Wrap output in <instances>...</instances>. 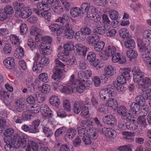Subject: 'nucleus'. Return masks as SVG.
<instances>
[{
	"mask_svg": "<svg viewBox=\"0 0 151 151\" xmlns=\"http://www.w3.org/2000/svg\"><path fill=\"white\" fill-rule=\"evenodd\" d=\"M85 83H83L79 80H74V76L72 75L71 76L70 81H69L67 87L64 86L61 90L62 92L67 94H71L72 93H82L86 87Z\"/></svg>",
	"mask_w": 151,
	"mask_h": 151,
	"instance_id": "nucleus-1",
	"label": "nucleus"
},
{
	"mask_svg": "<svg viewBox=\"0 0 151 151\" xmlns=\"http://www.w3.org/2000/svg\"><path fill=\"white\" fill-rule=\"evenodd\" d=\"M133 80L135 82L142 83L141 85L147 87L151 86V80L148 77L144 78V76L138 67H135L132 69Z\"/></svg>",
	"mask_w": 151,
	"mask_h": 151,
	"instance_id": "nucleus-2",
	"label": "nucleus"
},
{
	"mask_svg": "<svg viewBox=\"0 0 151 151\" xmlns=\"http://www.w3.org/2000/svg\"><path fill=\"white\" fill-rule=\"evenodd\" d=\"M6 124V122L5 119H1V129H4L5 130L4 133V135L5 136L4 138V140L5 143L9 142L10 143V141L11 142H12V139L13 137L12 136L14 133V130L12 128H9L6 129L5 127Z\"/></svg>",
	"mask_w": 151,
	"mask_h": 151,
	"instance_id": "nucleus-3",
	"label": "nucleus"
},
{
	"mask_svg": "<svg viewBox=\"0 0 151 151\" xmlns=\"http://www.w3.org/2000/svg\"><path fill=\"white\" fill-rule=\"evenodd\" d=\"M56 67L55 68V71H54L52 78L56 81H60L62 76L63 70L61 68L64 67L65 65L61 61L58 59L55 60Z\"/></svg>",
	"mask_w": 151,
	"mask_h": 151,
	"instance_id": "nucleus-4",
	"label": "nucleus"
},
{
	"mask_svg": "<svg viewBox=\"0 0 151 151\" xmlns=\"http://www.w3.org/2000/svg\"><path fill=\"white\" fill-rule=\"evenodd\" d=\"M27 142V139L24 137H21L18 134H16L14 135L12 139L11 144H13L16 148L20 147L24 148L28 144Z\"/></svg>",
	"mask_w": 151,
	"mask_h": 151,
	"instance_id": "nucleus-5",
	"label": "nucleus"
},
{
	"mask_svg": "<svg viewBox=\"0 0 151 151\" xmlns=\"http://www.w3.org/2000/svg\"><path fill=\"white\" fill-rule=\"evenodd\" d=\"M61 29L64 31L65 37L68 39H72L74 36V32L70 25H67L61 27Z\"/></svg>",
	"mask_w": 151,
	"mask_h": 151,
	"instance_id": "nucleus-6",
	"label": "nucleus"
},
{
	"mask_svg": "<svg viewBox=\"0 0 151 151\" xmlns=\"http://www.w3.org/2000/svg\"><path fill=\"white\" fill-rule=\"evenodd\" d=\"M140 106L138 103L133 102L130 105V109L128 110V115L131 118H134L137 116V112L140 109Z\"/></svg>",
	"mask_w": 151,
	"mask_h": 151,
	"instance_id": "nucleus-7",
	"label": "nucleus"
},
{
	"mask_svg": "<svg viewBox=\"0 0 151 151\" xmlns=\"http://www.w3.org/2000/svg\"><path fill=\"white\" fill-rule=\"evenodd\" d=\"M87 58L91 65L94 67H96L99 65V60L96 59V54L93 52H88L87 54Z\"/></svg>",
	"mask_w": 151,
	"mask_h": 151,
	"instance_id": "nucleus-8",
	"label": "nucleus"
},
{
	"mask_svg": "<svg viewBox=\"0 0 151 151\" xmlns=\"http://www.w3.org/2000/svg\"><path fill=\"white\" fill-rule=\"evenodd\" d=\"M75 52L76 55L85 56L86 52L89 50L88 47L81 44L75 45Z\"/></svg>",
	"mask_w": 151,
	"mask_h": 151,
	"instance_id": "nucleus-9",
	"label": "nucleus"
},
{
	"mask_svg": "<svg viewBox=\"0 0 151 151\" xmlns=\"http://www.w3.org/2000/svg\"><path fill=\"white\" fill-rule=\"evenodd\" d=\"M116 52V47L113 46H109L107 47L105 51V54L103 55L104 60H107L109 57H111Z\"/></svg>",
	"mask_w": 151,
	"mask_h": 151,
	"instance_id": "nucleus-10",
	"label": "nucleus"
},
{
	"mask_svg": "<svg viewBox=\"0 0 151 151\" xmlns=\"http://www.w3.org/2000/svg\"><path fill=\"white\" fill-rule=\"evenodd\" d=\"M70 17L68 15L64 14L62 17H59L56 20V22L60 23V26L62 27L64 26H66L67 25H69L68 22L70 20Z\"/></svg>",
	"mask_w": 151,
	"mask_h": 151,
	"instance_id": "nucleus-11",
	"label": "nucleus"
},
{
	"mask_svg": "<svg viewBox=\"0 0 151 151\" xmlns=\"http://www.w3.org/2000/svg\"><path fill=\"white\" fill-rule=\"evenodd\" d=\"M117 112L118 114L121 116L122 119L125 120L128 118V111L125 106H119L117 109Z\"/></svg>",
	"mask_w": 151,
	"mask_h": 151,
	"instance_id": "nucleus-12",
	"label": "nucleus"
},
{
	"mask_svg": "<svg viewBox=\"0 0 151 151\" xmlns=\"http://www.w3.org/2000/svg\"><path fill=\"white\" fill-rule=\"evenodd\" d=\"M102 120L105 124L109 125H114L116 123V118L112 115L104 116Z\"/></svg>",
	"mask_w": 151,
	"mask_h": 151,
	"instance_id": "nucleus-13",
	"label": "nucleus"
},
{
	"mask_svg": "<svg viewBox=\"0 0 151 151\" xmlns=\"http://www.w3.org/2000/svg\"><path fill=\"white\" fill-rule=\"evenodd\" d=\"M99 132L101 134L102 133L104 134L107 137L113 138L115 131L114 129L110 128L104 127L101 129H100Z\"/></svg>",
	"mask_w": 151,
	"mask_h": 151,
	"instance_id": "nucleus-14",
	"label": "nucleus"
},
{
	"mask_svg": "<svg viewBox=\"0 0 151 151\" xmlns=\"http://www.w3.org/2000/svg\"><path fill=\"white\" fill-rule=\"evenodd\" d=\"M40 122L39 119L35 120L29 125V132L32 133H36L39 132L38 126Z\"/></svg>",
	"mask_w": 151,
	"mask_h": 151,
	"instance_id": "nucleus-15",
	"label": "nucleus"
},
{
	"mask_svg": "<svg viewBox=\"0 0 151 151\" xmlns=\"http://www.w3.org/2000/svg\"><path fill=\"white\" fill-rule=\"evenodd\" d=\"M109 28V27H108V26H101L94 29L93 30V32L101 35H104L106 33Z\"/></svg>",
	"mask_w": 151,
	"mask_h": 151,
	"instance_id": "nucleus-16",
	"label": "nucleus"
},
{
	"mask_svg": "<svg viewBox=\"0 0 151 151\" xmlns=\"http://www.w3.org/2000/svg\"><path fill=\"white\" fill-rule=\"evenodd\" d=\"M99 96L102 100L105 101H107V100L109 99L110 97L113 96L105 88L101 89L100 91Z\"/></svg>",
	"mask_w": 151,
	"mask_h": 151,
	"instance_id": "nucleus-17",
	"label": "nucleus"
},
{
	"mask_svg": "<svg viewBox=\"0 0 151 151\" xmlns=\"http://www.w3.org/2000/svg\"><path fill=\"white\" fill-rule=\"evenodd\" d=\"M3 63L6 68L9 69L13 68L15 65L14 59L12 58H7L4 60Z\"/></svg>",
	"mask_w": 151,
	"mask_h": 151,
	"instance_id": "nucleus-18",
	"label": "nucleus"
},
{
	"mask_svg": "<svg viewBox=\"0 0 151 151\" xmlns=\"http://www.w3.org/2000/svg\"><path fill=\"white\" fill-rule=\"evenodd\" d=\"M25 106L24 104L20 100H17L15 105V110L16 112H22L25 109Z\"/></svg>",
	"mask_w": 151,
	"mask_h": 151,
	"instance_id": "nucleus-19",
	"label": "nucleus"
},
{
	"mask_svg": "<svg viewBox=\"0 0 151 151\" xmlns=\"http://www.w3.org/2000/svg\"><path fill=\"white\" fill-rule=\"evenodd\" d=\"M87 39L89 44L94 46L98 42H99L100 40V37L97 35H91L88 37Z\"/></svg>",
	"mask_w": 151,
	"mask_h": 151,
	"instance_id": "nucleus-20",
	"label": "nucleus"
},
{
	"mask_svg": "<svg viewBox=\"0 0 151 151\" xmlns=\"http://www.w3.org/2000/svg\"><path fill=\"white\" fill-rule=\"evenodd\" d=\"M28 143L27 145V150L31 151L32 149L33 151H38L39 148L38 144L35 142L27 140Z\"/></svg>",
	"mask_w": 151,
	"mask_h": 151,
	"instance_id": "nucleus-21",
	"label": "nucleus"
},
{
	"mask_svg": "<svg viewBox=\"0 0 151 151\" xmlns=\"http://www.w3.org/2000/svg\"><path fill=\"white\" fill-rule=\"evenodd\" d=\"M124 45L127 48L133 49L135 46V44L131 37L129 36L124 42Z\"/></svg>",
	"mask_w": 151,
	"mask_h": 151,
	"instance_id": "nucleus-22",
	"label": "nucleus"
},
{
	"mask_svg": "<svg viewBox=\"0 0 151 151\" xmlns=\"http://www.w3.org/2000/svg\"><path fill=\"white\" fill-rule=\"evenodd\" d=\"M127 119V128H129V129L130 130L132 129L136 130L137 129V123L135 120L128 118Z\"/></svg>",
	"mask_w": 151,
	"mask_h": 151,
	"instance_id": "nucleus-23",
	"label": "nucleus"
},
{
	"mask_svg": "<svg viewBox=\"0 0 151 151\" xmlns=\"http://www.w3.org/2000/svg\"><path fill=\"white\" fill-rule=\"evenodd\" d=\"M50 47L47 46H45L43 44H41V46L39 47V49L40 52L43 55L50 54V53L51 49Z\"/></svg>",
	"mask_w": 151,
	"mask_h": 151,
	"instance_id": "nucleus-24",
	"label": "nucleus"
},
{
	"mask_svg": "<svg viewBox=\"0 0 151 151\" xmlns=\"http://www.w3.org/2000/svg\"><path fill=\"white\" fill-rule=\"evenodd\" d=\"M1 99H3L4 102L6 106L8 105L10 103V101L9 100V93L8 91H4L1 92Z\"/></svg>",
	"mask_w": 151,
	"mask_h": 151,
	"instance_id": "nucleus-25",
	"label": "nucleus"
},
{
	"mask_svg": "<svg viewBox=\"0 0 151 151\" xmlns=\"http://www.w3.org/2000/svg\"><path fill=\"white\" fill-rule=\"evenodd\" d=\"M37 87L39 91L44 94L48 93L50 91L51 88L50 86L48 84L44 85L43 84L42 86H38Z\"/></svg>",
	"mask_w": 151,
	"mask_h": 151,
	"instance_id": "nucleus-26",
	"label": "nucleus"
},
{
	"mask_svg": "<svg viewBox=\"0 0 151 151\" xmlns=\"http://www.w3.org/2000/svg\"><path fill=\"white\" fill-rule=\"evenodd\" d=\"M58 0H57V3L56 4H53L52 3H49L52 5V8L56 14H59L61 13L63 11V8L60 6L58 5Z\"/></svg>",
	"mask_w": 151,
	"mask_h": 151,
	"instance_id": "nucleus-27",
	"label": "nucleus"
},
{
	"mask_svg": "<svg viewBox=\"0 0 151 151\" xmlns=\"http://www.w3.org/2000/svg\"><path fill=\"white\" fill-rule=\"evenodd\" d=\"M106 101V106L112 107L113 108V107L114 106L116 107L118 106V104L116 100L112 98V97H110Z\"/></svg>",
	"mask_w": 151,
	"mask_h": 151,
	"instance_id": "nucleus-28",
	"label": "nucleus"
},
{
	"mask_svg": "<svg viewBox=\"0 0 151 151\" xmlns=\"http://www.w3.org/2000/svg\"><path fill=\"white\" fill-rule=\"evenodd\" d=\"M74 37L75 39L79 42L83 41L86 38V36L84 35L81 30L76 32Z\"/></svg>",
	"mask_w": 151,
	"mask_h": 151,
	"instance_id": "nucleus-29",
	"label": "nucleus"
},
{
	"mask_svg": "<svg viewBox=\"0 0 151 151\" xmlns=\"http://www.w3.org/2000/svg\"><path fill=\"white\" fill-rule=\"evenodd\" d=\"M92 75V73L91 70H86V72L83 71H80L78 73V76L79 78L81 79V82L83 81L85 77H88Z\"/></svg>",
	"mask_w": 151,
	"mask_h": 151,
	"instance_id": "nucleus-30",
	"label": "nucleus"
},
{
	"mask_svg": "<svg viewBox=\"0 0 151 151\" xmlns=\"http://www.w3.org/2000/svg\"><path fill=\"white\" fill-rule=\"evenodd\" d=\"M76 129L73 128L68 129L66 133V136L70 139H73L76 134Z\"/></svg>",
	"mask_w": 151,
	"mask_h": 151,
	"instance_id": "nucleus-31",
	"label": "nucleus"
},
{
	"mask_svg": "<svg viewBox=\"0 0 151 151\" xmlns=\"http://www.w3.org/2000/svg\"><path fill=\"white\" fill-rule=\"evenodd\" d=\"M31 9L26 7H24V9H22L21 11V16L23 18L26 19L30 16L32 13Z\"/></svg>",
	"mask_w": 151,
	"mask_h": 151,
	"instance_id": "nucleus-32",
	"label": "nucleus"
},
{
	"mask_svg": "<svg viewBox=\"0 0 151 151\" xmlns=\"http://www.w3.org/2000/svg\"><path fill=\"white\" fill-rule=\"evenodd\" d=\"M97 9L95 7L90 6L88 8L86 12L87 17L89 18L91 16H92V15H93L97 12Z\"/></svg>",
	"mask_w": 151,
	"mask_h": 151,
	"instance_id": "nucleus-33",
	"label": "nucleus"
},
{
	"mask_svg": "<svg viewBox=\"0 0 151 151\" xmlns=\"http://www.w3.org/2000/svg\"><path fill=\"white\" fill-rule=\"evenodd\" d=\"M125 137L124 139L127 140V141L129 142H131L134 141V138L133 137L134 133L129 132H125L123 133Z\"/></svg>",
	"mask_w": 151,
	"mask_h": 151,
	"instance_id": "nucleus-34",
	"label": "nucleus"
},
{
	"mask_svg": "<svg viewBox=\"0 0 151 151\" xmlns=\"http://www.w3.org/2000/svg\"><path fill=\"white\" fill-rule=\"evenodd\" d=\"M142 57L145 61V60L149 58L150 56H151V51L150 52L148 50H145L142 49V51H140Z\"/></svg>",
	"mask_w": 151,
	"mask_h": 151,
	"instance_id": "nucleus-35",
	"label": "nucleus"
},
{
	"mask_svg": "<svg viewBox=\"0 0 151 151\" xmlns=\"http://www.w3.org/2000/svg\"><path fill=\"white\" fill-rule=\"evenodd\" d=\"M70 14L72 17H76L78 16L80 14H81V12L79 8L76 7L71 9L70 11Z\"/></svg>",
	"mask_w": 151,
	"mask_h": 151,
	"instance_id": "nucleus-36",
	"label": "nucleus"
},
{
	"mask_svg": "<svg viewBox=\"0 0 151 151\" xmlns=\"http://www.w3.org/2000/svg\"><path fill=\"white\" fill-rule=\"evenodd\" d=\"M52 40V39L50 37L45 36L43 38L42 40V42L41 44H43L45 46H47L48 47H50Z\"/></svg>",
	"mask_w": 151,
	"mask_h": 151,
	"instance_id": "nucleus-37",
	"label": "nucleus"
},
{
	"mask_svg": "<svg viewBox=\"0 0 151 151\" xmlns=\"http://www.w3.org/2000/svg\"><path fill=\"white\" fill-rule=\"evenodd\" d=\"M132 49H129L127 51V57L131 59L135 58L137 56V52Z\"/></svg>",
	"mask_w": 151,
	"mask_h": 151,
	"instance_id": "nucleus-38",
	"label": "nucleus"
},
{
	"mask_svg": "<svg viewBox=\"0 0 151 151\" xmlns=\"http://www.w3.org/2000/svg\"><path fill=\"white\" fill-rule=\"evenodd\" d=\"M89 131L87 133L90 138L93 139H96L98 136V134L96 131H94L92 128L89 129Z\"/></svg>",
	"mask_w": 151,
	"mask_h": 151,
	"instance_id": "nucleus-39",
	"label": "nucleus"
},
{
	"mask_svg": "<svg viewBox=\"0 0 151 151\" xmlns=\"http://www.w3.org/2000/svg\"><path fill=\"white\" fill-rule=\"evenodd\" d=\"M105 45V43L103 41L98 42L94 45V48L95 50L97 52H100L103 49Z\"/></svg>",
	"mask_w": 151,
	"mask_h": 151,
	"instance_id": "nucleus-40",
	"label": "nucleus"
},
{
	"mask_svg": "<svg viewBox=\"0 0 151 151\" xmlns=\"http://www.w3.org/2000/svg\"><path fill=\"white\" fill-rule=\"evenodd\" d=\"M136 103L140 106H143L145 103V99L142 96H137L135 98Z\"/></svg>",
	"mask_w": 151,
	"mask_h": 151,
	"instance_id": "nucleus-41",
	"label": "nucleus"
},
{
	"mask_svg": "<svg viewBox=\"0 0 151 151\" xmlns=\"http://www.w3.org/2000/svg\"><path fill=\"white\" fill-rule=\"evenodd\" d=\"M70 103L68 100L65 99L63 102V109L66 111L69 112L71 109L70 107Z\"/></svg>",
	"mask_w": 151,
	"mask_h": 151,
	"instance_id": "nucleus-42",
	"label": "nucleus"
},
{
	"mask_svg": "<svg viewBox=\"0 0 151 151\" xmlns=\"http://www.w3.org/2000/svg\"><path fill=\"white\" fill-rule=\"evenodd\" d=\"M64 48L65 50L71 51L72 50H75V45H74L72 42H68L64 45Z\"/></svg>",
	"mask_w": 151,
	"mask_h": 151,
	"instance_id": "nucleus-43",
	"label": "nucleus"
},
{
	"mask_svg": "<svg viewBox=\"0 0 151 151\" xmlns=\"http://www.w3.org/2000/svg\"><path fill=\"white\" fill-rule=\"evenodd\" d=\"M49 102L53 106H57L60 103V101L57 97L54 96L50 98Z\"/></svg>",
	"mask_w": 151,
	"mask_h": 151,
	"instance_id": "nucleus-44",
	"label": "nucleus"
},
{
	"mask_svg": "<svg viewBox=\"0 0 151 151\" xmlns=\"http://www.w3.org/2000/svg\"><path fill=\"white\" fill-rule=\"evenodd\" d=\"M41 64L39 63V62H35L34 63L33 66L32 67V70L34 71H37V72H40L43 69L44 66H41Z\"/></svg>",
	"mask_w": 151,
	"mask_h": 151,
	"instance_id": "nucleus-45",
	"label": "nucleus"
},
{
	"mask_svg": "<svg viewBox=\"0 0 151 151\" xmlns=\"http://www.w3.org/2000/svg\"><path fill=\"white\" fill-rule=\"evenodd\" d=\"M66 128L64 127H61L57 129L55 133V135L56 137H58L61 135L63 134L66 132Z\"/></svg>",
	"mask_w": 151,
	"mask_h": 151,
	"instance_id": "nucleus-46",
	"label": "nucleus"
},
{
	"mask_svg": "<svg viewBox=\"0 0 151 151\" xmlns=\"http://www.w3.org/2000/svg\"><path fill=\"white\" fill-rule=\"evenodd\" d=\"M142 91V94L144 96L146 100L151 99V90L150 89H147V90Z\"/></svg>",
	"mask_w": 151,
	"mask_h": 151,
	"instance_id": "nucleus-47",
	"label": "nucleus"
},
{
	"mask_svg": "<svg viewBox=\"0 0 151 151\" xmlns=\"http://www.w3.org/2000/svg\"><path fill=\"white\" fill-rule=\"evenodd\" d=\"M90 5L88 3L84 2L82 4L80 8L81 14H84L86 13L87 11L88 8L90 6Z\"/></svg>",
	"mask_w": 151,
	"mask_h": 151,
	"instance_id": "nucleus-48",
	"label": "nucleus"
},
{
	"mask_svg": "<svg viewBox=\"0 0 151 151\" xmlns=\"http://www.w3.org/2000/svg\"><path fill=\"white\" fill-rule=\"evenodd\" d=\"M145 44H146L145 42L143 40H141L140 39L138 40V45L140 48V51H142V49L147 50L148 48L147 47V45Z\"/></svg>",
	"mask_w": 151,
	"mask_h": 151,
	"instance_id": "nucleus-49",
	"label": "nucleus"
},
{
	"mask_svg": "<svg viewBox=\"0 0 151 151\" xmlns=\"http://www.w3.org/2000/svg\"><path fill=\"white\" fill-rule=\"evenodd\" d=\"M120 35L123 38H126L127 39L129 36V33L127 30L125 28L121 29L119 31Z\"/></svg>",
	"mask_w": 151,
	"mask_h": 151,
	"instance_id": "nucleus-50",
	"label": "nucleus"
},
{
	"mask_svg": "<svg viewBox=\"0 0 151 151\" xmlns=\"http://www.w3.org/2000/svg\"><path fill=\"white\" fill-rule=\"evenodd\" d=\"M13 5L15 9L17 11H21L22 9H24V5L22 3H18L15 2L13 3Z\"/></svg>",
	"mask_w": 151,
	"mask_h": 151,
	"instance_id": "nucleus-51",
	"label": "nucleus"
},
{
	"mask_svg": "<svg viewBox=\"0 0 151 151\" xmlns=\"http://www.w3.org/2000/svg\"><path fill=\"white\" fill-rule=\"evenodd\" d=\"M31 111H24L22 115V117L24 120H29L31 119L32 116Z\"/></svg>",
	"mask_w": 151,
	"mask_h": 151,
	"instance_id": "nucleus-52",
	"label": "nucleus"
},
{
	"mask_svg": "<svg viewBox=\"0 0 151 151\" xmlns=\"http://www.w3.org/2000/svg\"><path fill=\"white\" fill-rule=\"evenodd\" d=\"M10 38L12 40V43L14 44L16 46H19L20 44V41L19 37L16 35H11Z\"/></svg>",
	"mask_w": 151,
	"mask_h": 151,
	"instance_id": "nucleus-53",
	"label": "nucleus"
},
{
	"mask_svg": "<svg viewBox=\"0 0 151 151\" xmlns=\"http://www.w3.org/2000/svg\"><path fill=\"white\" fill-rule=\"evenodd\" d=\"M81 109V107L80 104L78 102H75L73 109L74 112L76 114H78L80 112Z\"/></svg>",
	"mask_w": 151,
	"mask_h": 151,
	"instance_id": "nucleus-54",
	"label": "nucleus"
},
{
	"mask_svg": "<svg viewBox=\"0 0 151 151\" xmlns=\"http://www.w3.org/2000/svg\"><path fill=\"white\" fill-rule=\"evenodd\" d=\"M20 31L21 35H25L28 31V27L25 24H22L20 27Z\"/></svg>",
	"mask_w": 151,
	"mask_h": 151,
	"instance_id": "nucleus-55",
	"label": "nucleus"
},
{
	"mask_svg": "<svg viewBox=\"0 0 151 151\" xmlns=\"http://www.w3.org/2000/svg\"><path fill=\"white\" fill-rule=\"evenodd\" d=\"M6 144L4 145V148L6 151H15V148L14 147L12 146L11 144V141L10 143L8 142L6 143Z\"/></svg>",
	"mask_w": 151,
	"mask_h": 151,
	"instance_id": "nucleus-56",
	"label": "nucleus"
},
{
	"mask_svg": "<svg viewBox=\"0 0 151 151\" xmlns=\"http://www.w3.org/2000/svg\"><path fill=\"white\" fill-rule=\"evenodd\" d=\"M15 51L16 52V53H17L16 55H17V54L19 55V56H18V58H20L19 57H21L24 56V51L23 49L21 47L19 46L17 47Z\"/></svg>",
	"mask_w": 151,
	"mask_h": 151,
	"instance_id": "nucleus-57",
	"label": "nucleus"
},
{
	"mask_svg": "<svg viewBox=\"0 0 151 151\" xmlns=\"http://www.w3.org/2000/svg\"><path fill=\"white\" fill-rule=\"evenodd\" d=\"M39 63H40L41 66L46 65L49 63V59L48 58L43 57L41 58V60L39 61Z\"/></svg>",
	"mask_w": 151,
	"mask_h": 151,
	"instance_id": "nucleus-58",
	"label": "nucleus"
},
{
	"mask_svg": "<svg viewBox=\"0 0 151 151\" xmlns=\"http://www.w3.org/2000/svg\"><path fill=\"white\" fill-rule=\"evenodd\" d=\"M110 17L111 19H117L118 17V13L117 11L113 10L109 12Z\"/></svg>",
	"mask_w": 151,
	"mask_h": 151,
	"instance_id": "nucleus-59",
	"label": "nucleus"
},
{
	"mask_svg": "<svg viewBox=\"0 0 151 151\" xmlns=\"http://www.w3.org/2000/svg\"><path fill=\"white\" fill-rule=\"evenodd\" d=\"M114 86H113L109 85H108L107 87L105 88L108 91L109 93L111 94V95L113 96H115L116 95V93L114 89Z\"/></svg>",
	"mask_w": 151,
	"mask_h": 151,
	"instance_id": "nucleus-60",
	"label": "nucleus"
},
{
	"mask_svg": "<svg viewBox=\"0 0 151 151\" xmlns=\"http://www.w3.org/2000/svg\"><path fill=\"white\" fill-rule=\"evenodd\" d=\"M12 50L11 45L9 43L6 44L3 48V51L6 54L10 53Z\"/></svg>",
	"mask_w": 151,
	"mask_h": 151,
	"instance_id": "nucleus-61",
	"label": "nucleus"
},
{
	"mask_svg": "<svg viewBox=\"0 0 151 151\" xmlns=\"http://www.w3.org/2000/svg\"><path fill=\"white\" fill-rule=\"evenodd\" d=\"M81 138H82L79 136H77L73 142V146L77 147L80 145L81 142Z\"/></svg>",
	"mask_w": 151,
	"mask_h": 151,
	"instance_id": "nucleus-62",
	"label": "nucleus"
},
{
	"mask_svg": "<svg viewBox=\"0 0 151 151\" xmlns=\"http://www.w3.org/2000/svg\"><path fill=\"white\" fill-rule=\"evenodd\" d=\"M80 30L85 36L90 35L92 32L91 30L87 26L81 28Z\"/></svg>",
	"mask_w": 151,
	"mask_h": 151,
	"instance_id": "nucleus-63",
	"label": "nucleus"
},
{
	"mask_svg": "<svg viewBox=\"0 0 151 151\" xmlns=\"http://www.w3.org/2000/svg\"><path fill=\"white\" fill-rule=\"evenodd\" d=\"M27 45L32 50L35 49L36 47V43L32 39H29L27 41Z\"/></svg>",
	"mask_w": 151,
	"mask_h": 151,
	"instance_id": "nucleus-64",
	"label": "nucleus"
}]
</instances>
